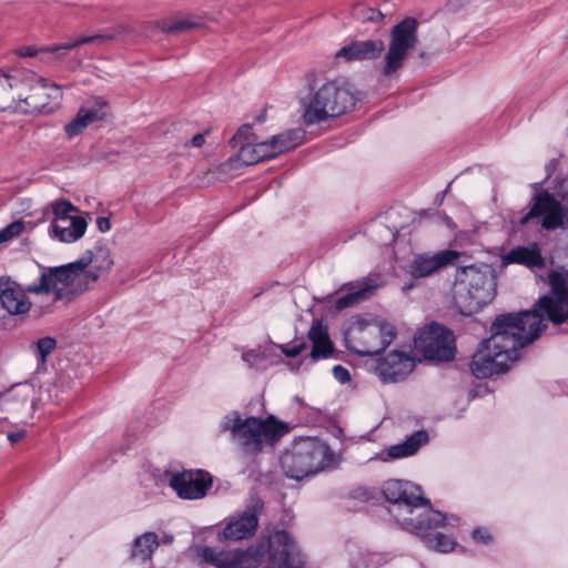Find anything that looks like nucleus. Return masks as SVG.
<instances>
[{
  "label": "nucleus",
  "instance_id": "nucleus-1",
  "mask_svg": "<svg viewBox=\"0 0 568 568\" xmlns=\"http://www.w3.org/2000/svg\"><path fill=\"white\" fill-rule=\"evenodd\" d=\"M551 292L541 296L531 311L498 316L489 338L473 355L470 371L477 378L505 373L519 358V351L539 337L548 322L560 324L568 318V287L557 272L548 275Z\"/></svg>",
  "mask_w": 568,
  "mask_h": 568
},
{
  "label": "nucleus",
  "instance_id": "nucleus-2",
  "mask_svg": "<svg viewBox=\"0 0 568 568\" xmlns=\"http://www.w3.org/2000/svg\"><path fill=\"white\" fill-rule=\"evenodd\" d=\"M418 28L416 18L406 17L390 28L387 45L379 39L352 41L341 48L336 57L346 61H372L384 53L381 73L385 78H395L419 44Z\"/></svg>",
  "mask_w": 568,
  "mask_h": 568
},
{
  "label": "nucleus",
  "instance_id": "nucleus-3",
  "mask_svg": "<svg viewBox=\"0 0 568 568\" xmlns=\"http://www.w3.org/2000/svg\"><path fill=\"white\" fill-rule=\"evenodd\" d=\"M266 554L277 568L305 567V561L296 551L293 539L283 530L273 532L267 539H262L246 549L217 550L204 547L201 557L216 568H257Z\"/></svg>",
  "mask_w": 568,
  "mask_h": 568
},
{
  "label": "nucleus",
  "instance_id": "nucleus-4",
  "mask_svg": "<svg viewBox=\"0 0 568 568\" xmlns=\"http://www.w3.org/2000/svg\"><path fill=\"white\" fill-rule=\"evenodd\" d=\"M62 99V90L44 78L23 71L0 69V109L33 114L51 112L52 101Z\"/></svg>",
  "mask_w": 568,
  "mask_h": 568
},
{
  "label": "nucleus",
  "instance_id": "nucleus-5",
  "mask_svg": "<svg viewBox=\"0 0 568 568\" xmlns=\"http://www.w3.org/2000/svg\"><path fill=\"white\" fill-rule=\"evenodd\" d=\"M91 261V256H82L65 265L42 267L39 282L32 283L30 288L36 297L42 300V304L36 306L37 317L52 313L59 302H72L89 288V280L97 281V275L85 272Z\"/></svg>",
  "mask_w": 568,
  "mask_h": 568
},
{
  "label": "nucleus",
  "instance_id": "nucleus-6",
  "mask_svg": "<svg viewBox=\"0 0 568 568\" xmlns=\"http://www.w3.org/2000/svg\"><path fill=\"white\" fill-rule=\"evenodd\" d=\"M355 103L356 98L348 83L339 80L314 81L301 99L303 120L307 125L321 123L351 111Z\"/></svg>",
  "mask_w": 568,
  "mask_h": 568
},
{
  "label": "nucleus",
  "instance_id": "nucleus-7",
  "mask_svg": "<svg viewBox=\"0 0 568 568\" xmlns=\"http://www.w3.org/2000/svg\"><path fill=\"white\" fill-rule=\"evenodd\" d=\"M453 301L462 314L470 315L490 303L496 295V276L486 264L458 268L453 285Z\"/></svg>",
  "mask_w": 568,
  "mask_h": 568
},
{
  "label": "nucleus",
  "instance_id": "nucleus-8",
  "mask_svg": "<svg viewBox=\"0 0 568 568\" xmlns=\"http://www.w3.org/2000/svg\"><path fill=\"white\" fill-rule=\"evenodd\" d=\"M220 429L230 432L232 440L245 455H257L262 452L264 443L273 445L286 432L285 426L273 417L242 419L237 412L225 415Z\"/></svg>",
  "mask_w": 568,
  "mask_h": 568
},
{
  "label": "nucleus",
  "instance_id": "nucleus-9",
  "mask_svg": "<svg viewBox=\"0 0 568 568\" xmlns=\"http://www.w3.org/2000/svg\"><path fill=\"white\" fill-rule=\"evenodd\" d=\"M339 463V455L317 438H301L294 442L292 448L281 458L286 476L296 480L334 468Z\"/></svg>",
  "mask_w": 568,
  "mask_h": 568
},
{
  "label": "nucleus",
  "instance_id": "nucleus-10",
  "mask_svg": "<svg viewBox=\"0 0 568 568\" xmlns=\"http://www.w3.org/2000/svg\"><path fill=\"white\" fill-rule=\"evenodd\" d=\"M395 337L392 324L381 321H358L346 337L347 348L359 356H375Z\"/></svg>",
  "mask_w": 568,
  "mask_h": 568
},
{
  "label": "nucleus",
  "instance_id": "nucleus-11",
  "mask_svg": "<svg viewBox=\"0 0 568 568\" xmlns=\"http://www.w3.org/2000/svg\"><path fill=\"white\" fill-rule=\"evenodd\" d=\"M388 511L403 529L415 535L446 525V516L434 510L430 507V501L423 496L422 500L389 505Z\"/></svg>",
  "mask_w": 568,
  "mask_h": 568
},
{
  "label": "nucleus",
  "instance_id": "nucleus-12",
  "mask_svg": "<svg viewBox=\"0 0 568 568\" xmlns=\"http://www.w3.org/2000/svg\"><path fill=\"white\" fill-rule=\"evenodd\" d=\"M415 348L426 359L448 362L455 357V338L453 333L438 324H432L419 331L414 339Z\"/></svg>",
  "mask_w": 568,
  "mask_h": 568
},
{
  "label": "nucleus",
  "instance_id": "nucleus-13",
  "mask_svg": "<svg viewBox=\"0 0 568 568\" xmlns=\"http://www.w3.org/2000/svg\"><path fill=\"white\" fill-rule=\"evenodd\" d=\"M561 187L565 207L548 192L539 193L535 196V203L530 211L521 219V224H526L532 217H540L541 226L547 230L564 224L568 225V180L562 183Z\"/></svg>",
  "mask_w": 568,
  "mask_h": 568
},
{
  "label": "nucleus",
  "instance_id": "nucleus-14",
  "mask_svg": "<svg viewBox=\"0 0 568 568\" xmlns=\"http://www.w3.org/2000/svg\"><path fill=\"white\" fill-rule=\"evenodd\" d=\"M31 287L32 284L23 286L10 277H0V308L14 317L26 316L31 311L37 315L36 306L41 305L42 300H30L29 294L33 295Z\"/></svg>",
  "mask_w": 568,
  "mask_h": 568
},
{
  "label": "nucleus",
  "instance_id": "nucleus-15",
  "mask_svg": "<svg viewBox=\"0 0 568 568\" xmlns=\"http://www.w3.org/2000/svg\"><path fill=\"white\" fill-rule=\"evenodd\" d=\"M262 508L263 503L254 499L242 513L231 516L217 535L219 540L240 541L252 537L257 530Z\"/></svg>",
  "mask_w": 568,
  "mask_h": 568
},
{
  "label": "nucleus",
  "instance_id": "nucleus-16",
  "mask_svg": "<svg viewBox=\"0 0 568 568\" xmlns=\"http://www.w3.org/2000/svg\"><path fill=\"white\" fill-rule=\"evenodd\" d=\"M462 253L455 250H443L436 253L415 254L408 266L414 278L432 276L442 270L455 265Z\"/></svg>",
  "mask_w": 568,
  "mask_h": 568
},
{
  "label": "nucleus",
  "instance_id": "nucleus-17",
  "mask_svg": "<svg viewBox=\"0 0 568 568\" xmlns=\"http://www.w3.org/2000/svg\"><path fill=\"white\" fill-rule=\"evenodd\" d=\"M212 478L202 470H183L170 475L169 485L183 499H199L205 496Z\"/></svg>",
  "mask_w": 568,
  "mask_h": 568
},
{
  "label": "nucleus",
  "instance_id": "nucleus-18",
  "mask_svg": "<svg viewBox=\"0 0 568 568\" xmlns=\"http://www.w3.org/2000/svg\"><path fill=\"white\" fill-rule=\"evenodd\" d=\"M108 113V102L102 98H93L82 104L75 116L64 126L69 139L81 134L90 124L102 121Z\"/></svg>",
  "mask_w": 568,
  "mask_h": 568
},
{
  "label": "nucleus",
  "instance_id": "nucleus-19",
  "mask_svg": "<svg viewBox=\"0 0 568 568\" xmlns=\"http://www.w3.org/2000/svg\"><path fill=\"white\" fill-rule=\"evenodd\" d=\"M415 368V361L407 353L394 351L377 364L376 372L384 383H397Z\"/></svg>",
  "mask_w": 568,
  "mask_h": 568
},
{
  "label": "nucleus",
  "instance_id": "nucleus-20",
  "mask_svg": "<svg viewBox=\"0 0 568 568\" xmlns=\"http://www.w3.org/2000/svg\"><path fill=\"white\" fill-rule=\"evenodd\" d=\"M267 159H272L267 142L253 140L241 144L236 158H231L223 163L221 170L222 172H229L232 169H236L239 164L253 165Z\"/></svg>",
  "mask_w": 568,
  "mask_h": 568
},
{
  "label": "nucleus",
  "instance_id": "nucleus-21",
  "mask_svg": "<svg viewBox=\"0 0 568 568\" xmlns=\"http://www.w3.org/2000/svg\"><path fill=\"white\" fill-rule=\"evenodd\" d=\"M383 494L389 505L396 503H408L410 500H422V488L410 481L390 479L383 486Z\"/></svg>",
  "mask_w": 568,
  "mask_h": 568
},
{
  "label": "nucleus",
  "instance_id": "nucleus-22",
  "mask_svg": "<svg viewBox=\"0 0 568 568\" xmlns=\"http://www.w3.org/2000/svg\"><path fill=\"white\" fill-rule=\"evenodd\" d=\"M88 222L83 216H71L51 222V234L63 243H73L81 239L87 230Z\"/></svg>",
  "mask_w": 568,
  "mask_h": 568
},
{
  "label": "nucleus",
  "instance_id": "nucleus-23",
  "mask_svg": "<svg viewBox=\"0 0 568 568\" xmlns=\"http://www.w3.org/2000/svg\"><path fill=\"white\" fill-rule=\"evenodd\" d=\"M428 434L425 430H418L412 434L400 444H396L384 449L378 458L383 462L400 459L415 455L418 449L427 444Z\"/></svg>",
  "mask_w": 568,
  "mask_h": 568
},
{
  "label": "nucleus",
  "instance_id": "nucleus-24",
  "mask_svg": "<svg viewBox=\"0 0 568 568\" xmlns=\"http://www.w3.org/2000/svg\"><path fill=\"white\" fill-rule=\"evenodd\" d=\"M308 338L313 343L311 352L313 359L327 357L333 352V345L329 341L327 329L322 322L316 321L313 323L308 331Z\"/></svg>",
  "mask_w": 568,
  "mask_h": 568
},
{
  "label": "nucleus",
  "instance_id": "nucleus-25",
  "mask_svg": "<svg viewBox=\"0 0 568 568\" xmlns=\"http://www.w3.org/2000/svg\"><path fill=\"white\" fill-rule=\"evenodd\" d=\"M507 263H519L528 267L541 268L545 266V260L540 254L538 245L535 243L530 246H518L505 256Z\"/></svg>",
  "mask_w": 568,
  "mask_h": 568
},
{
  "label": "nucleus",
  "instance_id": "nucleus-26",
  "mask_svg": "<svg viewBox=\"0 0 568 568\" xmlns=\"http://www.w3.org/2000/svg\"><path fill=\"white\" fill-rule=\"evenodd\" d=\"M304 132L301 130H288L266 140L272 158L290 151L302 142Z\"/></svg>",
  "mask_w": 568,
  "mask_h": 568
},
{
  "label": "nucleus",
  "instance_id": "nucleus-27",
  "mask_svg": "<svg viewBox=\"0 0 568 568\" xmlns=\"http://www.w3.org/2000/svg\"><path fill=\"white\" fill-rule=\"evenodd\" d=\"M378 286L379 284L376 282V280L365 278L362 283L358 284V288L356 291L339 297L336 301L335 306L339 311L351 307L356 303L367 298Z\"/></svg>",
  "mask_w": 568,
  "mask_h": 568
},
{
  "label": "nucleus",
  "instance_id": "nucleus-28",
  "mask_svg": "<svg viewBox=\"0 0 568 568\" xmlns=\"http://www.w3.org/2000/svg\"><path fill=\"white\" fill-rule=\"evenodd\" d=\"M158 546V535L155 532H145L134 540L131 556L144 562L152 557Z\"/></svg>",
  "mask_w": 568,
  "mask_h": 568
},
{
  "label": "nucleus",
  "instance_id": "nucleus-29",
  "mask_svg": "<svg viewBox=\"0 0 568 568\" xmlns=\"http://www.w3.org/2000/svg\"><path fill=\"white\" fill-rule=\"evenodd\" d=\"M429 530L426 529L423 534H417L428 548L439 552H449L456 547L457 542L452 537L442 532L433 535Z\"/></svg>",
  "mask_w": 568,
  "mask_h": 568
},
{
  "label": "nucleus",
  "instance_id": "nucleus-30",
  "mask_svg": "<svg viewBox=\"0 0 568 568\" xmlns=\"http://www.w3.org/2000/svg\"><path fill=\"white\" fill-rule=\"evenodd\" d=\"M158 27L165 33H180L200 29L203 24L193 18H180L172 22L163 20L158 22Z\"/></svg>",
  "mask_w": 568,
  "mask_h": 568
},
{
  "label": "nucleus",
  "instance_id": "nucleus-31",
  "mask_svg": "<svg viewBox=\"0 0 568 568\" xmlns=\"http://www.w3.org/2000/svg\"><path fill=\"white\" fill-rule=\"evenodd\" d=\"M33 395V387L30 384H19L13 386L7 393L0 394V403H20L27 404Z\"/></svg>",
  "mask_w": 568,
  "mask_h": 568
},
{
  "label": "nucleus",
  "instance_id": "nucleus-32",
  "mask_svg": "<svg viewBox=\"0 0 568 568\" xmlns=\"http://www.w3.org/2000/svg\"><path fill=\"white\" fill-rule=\"evenodd\" d=\"M352 16L363 23H381L385 17L379 10L365 4H356L352 10Z\"/></svg>",
  "mask_w": 568,
  "mask_h": 568
},
{
  "label": "nucleus",
  "instance_id": "nucleus-33",
  "mask_svg": "<svg viewBox=\"0 0 568 568\" xmlns=\"http://www.w3.org/2000/svg\"><path fill=\"white\" fill-rule=\"evenodd\" d=\"M57 347V341L53 337L45 336L37 341L36 343V356L41 364L47 362L48 355H50Z\"/></svg>",
  "mask_w": 568,
  "mask_h": 568
},
{
  "label": "nucleus",
  "instance_id": "nucleus-34",
  "mask_svg": "<svg viewBox=\"0 0 568 568\" xmlns=\"http://www.w3.org/2000/svg\"><path fill=\"white\" fill-rule=\"evenodd\" d=\"M85 256H91V263H93L94 267L100 271H109L113 265V260L111 258L110 252L103 247L97 248L94 254L88 252Z\"/></svg>",
  "mask_w": 568,
  "mask_h": 568
},
{
  "label": "nucleus",
  "instance_id": "nucleus-35",
  "mask_svg": "<svg viewBox=\"0 0 568 568\" xmlns=\"http://www.w3.org/2000/svg\"><path fill=\"white\" fill-rule=\"evenodd\" d=\"M52 211L54 214L52 221H59L60 219L77 216L74 213L78 212V209L69 201H58L52 203Z\"/></svg>",
  "mask_w": 568,
  "mask_h": 568
},
{
  "label": "nucleus",
  "instance_id": "nucleus-36",
  "mask_svg": "<svg viewBox=\"0 0 568 568\" xmlns=\"http://www.w3.org/2000/svg\"><path fill=\"white\" fill-rule=\"evenodd\" d=\"M257 140V138L252 132V126L250 124L242 125L235 135L231 140V144L233 148H239L243 143H248L250 141Z\"/></svg>",
  "mask_w": 568,
  "mask_h": 568
},
{
  "label": "nucleus",
  "instance_id": "nucleus-37",
  "mask_svg": "<svg viewBox=\"0 0 568 568\" xmlns=\"http://www.w3.org/2000/svg\"><path fill=\"white\" fill-rule=\"evenodd\" d=\"M23 230L24 223L22 221H14L10 223L0 231V243L7 242L16 236H19Z\"/></svg>",
  "mask_w": 568,
  "mask_h": 568
},
{
  "label": "nucleus",
  "instance_id": "nucleus-38",
  "mask_svg": "<svg viewBox=\"0 0 568 568\" xmlns=\"http://www.w3.org/2000/svg\"><path fill=\"white\" fill-rule=\"evenodd\" d=\"M112 39H113L112 36H101V34L88 36V37H81V38L77 39L75 44H77V47H79L82 44L92 43L94 41L104 42V41H110Z\"/></svg>",
  "mask_w": 568,
  "mask_h": 568
},
{
  "label": "nucleus",
  "instance_id": "nucleus-39",
  "mask_svg": "<svg viewBox=\"0 0 568 568\" xmlns=\"http://www.w3.org/2000/svg\"><path fill=\"white\" fill-rule=\"evenodd\" d=\"M280 348L287 357H296L297 355L302 354V352L306 348V344L300 343L292 347L281 345Z\"/></svg>",
  "mask_w": 568,
  "mask_h": 568
},
{
  "label": "nucleus",
  "instance_id": "nucleus-40",
  "mask_svg": "<svg viewBox=\"0 0 568 568\" xmlns=\"http://www.w3.org/2000/svg\"><path fill=\"white\" fill-rule=\"evenodd\" d=\"M333 375L334 377L341 382L342 384L349 382L351 375L348 369L343 367L342 365H336L333 368Z\"/></svg>",
  "mask_w": 568,
  "mask_h": 568
},
{
  "label": "nucleus",
  "instance_id": "nucleus-41",
  "mask_svg": "<svg viewBox=\"0 0 568 568\" xmlns=\"http://www.w3.org/2000/svg\"><path fill=\"white\" fill-rule=\"evenodd\" d=\"M473 538L477 542H481V544H489L491 541V537L488 534V531L485 529H481V528L474 529Z\"/></svg>",
  "mask_w": 568,
  "mask_h": 568
},
{
  "label": "nucleus",
  "instance_id": "nucleus-42",
  "mask_svg": "<svg viewBox=\"0 0 568 568\" xmlns=\"http://www.w3.org/2000/svg\"><path fill=\"white\" fill-rule=\"evenodd\" d=\"M74 48H77L75 41L70 42V43H63V44H57V45L43 48L42 51L43 52H58L60 50H71Z\"/></svg>",
  "mask_w": 568,
  "mask_h": 568
},
{
  "label": "nucleus",
  "instance_id": "nucleus-43",
  "mask_svg": "<svg viewBox=\"0 0 568 568\" xmlns=\"http://www.w3.org/2000/svg\"><path fill=\"white\" fill-rule=\"evenodd\" d=\"M42 51V49H40ZM39 52L34 47H22L17 51L20 57H34Z\"/></svg>",
  "mask_w": 568,
  "mask_h": 568
},
{
  "label": "nucleus",
  "instance_id": "nucleus-44",
  "mask_svg": "<svg viewBox=\"0 0 568 568\" xmlns=\"http://www.w3.org/2000/svg\"><path fill=\"white\" fill-rule=\"evenodd\" d=\"M97 225L101 232H108L111 227L110 221L106 217H98Z\"/></svg>",
  "mask_w": 568,
  "mask_h": 568
},
{
  "label": "nucleus",
  "instance_id": "nucleus-45",
  "mask_svg": "<svg viewBox=\"0 0 568 568\" xmlns=\"http://www.w3.org/2000/svg\"><path fill=\"white\" fill-rule=\"evenodd\" d=\"M26 430H20V432H17V433H10L8 435V439L9 442L14 445L17 444L20 439L24 438L26 436Z\"/></svg>",
  "mask_w": 568,
  "mask_h": 568
},
{
  "label": "nucleus",
  "instance_id": "nucleus-46",
  "mask_svg": "<svg viewBox=\"0 0 568 568\" xmlns=\"http://www.w3.org/2000/svg\"><path fill=\"white\" fill-rule=\"evenodd\" d=\"M205 142V136L204 134L202 133H199V134H195L192 140H191V144L194 146V148H201Z\"/></svg>",
  "mask_w": 568,
  "mask_h": 568
},
{
  "label": "nucleus",
  "instance_id": "nucleus-47",
  "mask_svg": "<svg viewBox=\"0 0 568 568\" xmlns=\"http://www.w3.org/2000/svg\"><path fill=\"white\" fill-rule=\"evenodd\" d=\"M257 357H258V354L255 351H251V352L243 354V359L245 362H247L250 365H253Z\"/></svg>",
  "mask_w": 568,
  "mask_h": 568
},
{
  "label": "nucleus",
  "instance_id": "nucleus-48",
  "mask_svg": "<svg viewBox=\"0 0 568 568\" xmlns=\"http://www.w3.org/2000/svg\"><path fill=\"white\" fill-rule=\"evenodd\" d=\"M172 539H173V537H172V536H168V537H165V540H164V541H165V542H171V541H172Z\"/></svg>",
  "mask_w": 568,
  "mask_h": 568
}]
</instances>
